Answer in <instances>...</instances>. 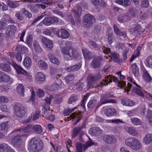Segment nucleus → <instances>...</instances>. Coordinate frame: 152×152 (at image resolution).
<instances>
[{"label": "nucleus", "instance_id": "64", "mask_svg": "<svg viewBox=\"0 0 152 152\" xmlns=\"http://www.w3.org/2000/svg\"><path fill=\"white\" fill-rule=\"evenodd\" d=\"M37 96L40 97H42L44 95V92L42 90L40 89H38V91L37 92Z\"/></svg>", "mask_w": 152, "mask_h": 152}, {"label": "nucleus", "instance_id": "11", "mask_svg": "<svg viewBox=\"0 0 152 152\" xmlns=\"http://www.w3.org/2000/svg\"><path fill=\"white\" fill-rule=\"evenodd\" d=\"M43 132L42 126L39 125L29 124V133L34 132L40 134Z\"/></svg>", "mask_w": 152, "mask_h": 152}, {"label": "nucleus", "instance_id": "13", "mask_svg": "<svg viewBox=\"0 0 152 152\" xmlns=\"http://www.w3.org/2000/svg\"><path fill=\"white\" fill-rule=\"evenodd\" d=\"M58 19L56 17H49L45 18L42 21V23L46 26H49L55 22H58Z\"/></svg>", "mask_w": 152, "mask_h": 152}, {"label": "nucleus", "instance_id": "2", "mask_svg": "<svg viewBox=\"0 0 152 152\" xmlns=\"http://www.w3.org/2000/svg\"><path fill=\"white\" fill-rule=\"evenodd\" d=\"M112 80L113 81L117 83L118 84L120 85L124 88L125 87V90L126 91H129L132 87V85L129 83H128L127 86L126 82L123 81H119L118 79L115 76L112 75H107L105 77L104 83H106L107 84L108 83H111Z\"/></svg>", "mask_w": 152, "mask_h": 152}, {"label": "nucleus", "instance_id": "10", "mask_svg": "<svg viewBox=\"0 0 152 152\" xmlns=\"http://www.w3.org/2000/svg\"><path fill=\"white\" fill-rule=\"evenodd\" d=\"M103 58L101 56H99L94 58L91 63V66L94 69L98 68L101 67Z\"/></svg>", "mask_w": 152, "mask_h": 152}, {"label": "nucleus", "instance_id": "29", "mask_svg": "<svg viewBox=\"0 0 152 152\" xmlns=\"http://www.w3.org/2000/svg\"><path fill=\"white\" fill-rule=\"evenodd\" d=\"M81 64H80L78 63L75 65L66 67L65 69L68 72H70L78 70L81 67Z\"/></svg>", "mask_w": 152, "mask_h": 152}, {"label": "nucleus", "instance_id": "62", "mask_svg": "<svg viewBox=\"0 0 152 152\" xmlns=\"http://www.w3.org/2000/svg\"><path fill=\"white\" fill-rule=\"evenodd\" d=\"M15 16L17 19L19 20H22L24 19V18L23 17L22 14L19 12H18L16 13Z\"/></svg>", "mask_w": 152, "mask_h": 152}, {"label": "nucleus", "instance_id": "33", "mask_svg": "<svg viewBox=\"0 0 152 152\" xmlns=\"http://www.w3.org/2000/svg\"><path fill=\"white\" fill-rule=\"evenodd\" d=\"M45 78V75L41 72H38L36 76V80L39 82L44 81Z\"/></svg>", "mask_w": 152, "mask_h": 152}, {"label": "nucleus", "instance_id": "20", "mask_svg": "<svg viewBox=\"0 0 152 152\" xmlns=\"http://www.w3.org/2000/svg\"><path fill=\"white\" fill-rule=\"evenodd\" d=\"M31 2L33 3L41 2L46 5L52 6L54 5L57 1H50V0H29Z\"/></svg>", "mask_w": 152, "mask_h": 152}, {"label": "nucleus", "instance_id": "57", "mask_svg": "<svg viewBox=\"0 0 152 152\" xmlns=\"http://www.w3.org/2000/svg\"><path fill=\"white\" fill-rule=\"evenodd\" d=\"M113 28L115 33L118 36L120 35V34L121 33V31L120 30L118 26L114 24V25Z\"/></svg>", "mask_w": 152, "mask_h": 152}, {"label": "nucleus", "instance_id": "52", "mask_svg": "<svg viewBox=\"0 0 152 152\" xmlns=\"http://www.w3.org/2000/svg\"><path fill=\"white\" fill-rule=\"evenodd\" d=\"M71 115L72 116V118H77V119L76 122L74 124V125H76L80 119H81V117L80 116V113L79 114H77L76 113H72Z\"/></svg>", "mask_w": 152, "mask_h": 152}, {"label": "nucleus", "instance_id": "35", "mask_svg": "<svg viewBox=\"0 0 152 152\" xmlns=\"http://www.w3.org/2000/svg\"><path fill=\"white\" fill-rule=\"evenodd\" d=\"M132 73L134 76L135 77H137L139 74V68L136 63H134L132 66Z\"/></svg>", "mask_w": 152, "mask_h": 152}, {"label": "nucleus", "instance_id": "27", "mask_svg": "<svg viewBox=\"0 0 152 152\" xmlns=\"http://www.w3.org/2000/svg\"><path fill=\"white\" fill-rule=\"evenodd\" d=\"M48 56L51 62L57 65L59 64V60L57 58H56L53 54L50 53H49L48 55Z\"/></svg>", "mask_w": 152, "mask_h": 152}, {"label": "nucleus", "instance_id": "16", "mask_svg": "<svg viewBox=\"0 0 152 152\" xmlns=\"http://www.w3.org/2000/svg\"><path fill=\"white\" fill-rule=\"evenodd\" d=\"M118 21L121 22H127L131 19L130 16L128 13L120 14L117 17Z\"/></svg>", "mask_w": 152, "mask_h": 152}, {"label": "nucleus", "instance_id": "15", "mask_svg": "<svg viewBox=\"0 0 152 152\" xmlns=\"http://www.w3.org/2000/svg\"><path fill=\"white\" fill-rule=\"evenodd\" d=\"M21 140V136L18 135L13 137L11 141L13 146L15 147H18L20 146Z\"/></svg>", "mask_w": 152, "mask_h": 152}, {"label": "nucleus", "instance_id": "24", "mask_svg": "<svg viewBox=\"0 0 152 152\" xmlns=\"http://www.w3.org/2000/svg\"><path fill=\"white\" fill-rule=\"evenodd\" d=\"M10 77L4 73L0 72V81L7 83L10 80Z\"/></svg>", "mask_w": 152, "mask_h": 152}, {"label": "nucleus", "instance_id": "38", "mask_svg": "<svg viewBox=\"0 0 152 152\" xmlns=\"http://www.w3.org/2000/svg\"><path fill=\"white\" fill-rule=\"evenodd\" d=\"M17 50L18 53H20L21 54H23V53H26L28 51V49L26 47L20 45L17 46Z\"/></svg>", "mask_w": 152, "mask_h": 152}, {"label": "nucleus", "instance_id": "41", "mask_svg": "<svg viewBox=\"0 0 152 152\" xmlns=\"http://www.w3.org/2000/svg\"><path fill=\"white\" fill-rule=\"evenodd\" d=\"M10 122L7 121L4 123H2L0 124V131L7 129L10 127Z\"/></svg>", "mask_w": 152, "mask_h": 152}, {"label": "nucleus", "instance_id": "60", "mask_svg": "<svg viewBox=\"0 0 152 152\" xmlns=\"http://www.w3.org/2000/svg\"><path fill=\"white\" fill-rule=\"evenodd\" d=\"M46 47L50 49H51L53 47V44L51 41L49 40H48V42L45 45Z\"/></svg>", "mask_w": 152, "mask_h": 152}, {"label": "nucleus", "instance_id": "7", "mask_svg": "<svg viewBox=\"0 0 152 152\" xmlns=\"http://www.w3.org/2000/svg\"><path fill=\"white\" fill-rule=\"evenodd\" d=\"M94 144V142L91 140L88 141L85 144L82 145L80 143H77L76 145L77 148L76 152H82L83 150L85 151L88 147Z\"/></svg>", "mask_w": 152, "mask_h": 152}, {"label": "nucleus", "instance_id": "61", "mask_svg": "<svg viewBox=\"0 0 152 152\" xmlns=\"http://www.w3.org/2000/svg\"><path fill=\"white\" fill-rule=\"evenodd\" d=\"M76 108V107H75L72 110L68 109L67 110H65L64 112V114L65 116H67L69 115L71 113L73 112L75 109Z\"/></svg>", "mask_w": 152, "mask_h": 152}, {"label": "nucleus", "instance_id": "8", "mask_svg": "<svg viewBox=\"0 0 152 152\" xmlns=\"http://www.w3.org/2000/svg\"><path fill=\"white\" fill-rule=\"evenodd\" d=\"M102 139L105 142L109 144L115 143L117 141V138L115 136L110 134L104 135Z\"/></svg>", "mask_w": 152, "mask_h": 152}, {"label": "nucleus", "instance_id": "51", "mask_svg": "<svg viewBox=\"0 0 152 152\" xmlns=\"http://www.w3.org/2000/svg\"><path fill=\"white\" fill-rule=\"evenodd\" d=\"M95 83L94 78L93 77H91L88 80V87L94 86V85Z\"/></svg>", "mask_w": 152, "mask_h": 152}, {"label": "nucleus", "instance_id": "63", "mask_svg": "<svg viewBox=\"0 0 152 152\" xmlns=\"http://www.w3.org/2000/svg\"><path fill=\"white\" fill-rule=\"evenodd\" d=\"M0 110L3 112H8L9 111V109L7 107L6 105L2 104L0 107Z\"/></svg>", "mask_w": 152, "mask_h": 152}, {"label": "nucleus", "instance_id": "36", "mask_svg": "<svg viewBox=\"0 0 152 152\" xmlns=\"http://www.w3.org/2000/svg\"><path fill=\"white\" fill-rule=\"evenodd\" d=\"M132 123L134 125L138 126L142 124V121L137 118H132L130 119Z\"/></svg>", "mask_w": 152, "mask_h": 152}, {"label": "nucleus", "instance_id": "26", "mask_svg": "<svg viewBox=\"0 0 152 152\" xmlns=\"http://www.w3.org/2000/svg\"><path fill=\"white\" fill-rule=\"evenodd\" d=\"M115 2L124 7H127L131 4L130 0H116Z\"/></svg>", "mask_w": 152, "mask_h": 152}, {"label": "nucleus", "instance_id": "18", "mask_svg": "<svg viewBox=\"0 0 152 152\" xmlns=\"http://www.w3.org/2000/svg\"><path fill=\"white\" fill-rule=\"evenodd\" d=\"M105 115L107 117H111L116 115L117 112L114 108H106L104 110Z\"/></svg>", "mask_w": 152, "mask_h": 152}, {"label": "nucleus", "instance_id": "31", "mask_svg": "<svg viewBox=\"0 0 152 152\" xmlns=\"http://www.w3.org/2000/svg\"><path fill=\"white\" fill-rule=\"evenodd\" d=\"M82 51L85 59L88 60H90L92 58V56L88 50L86 48H83L82 49Z\"/></svg>", "mask_w": 152, "mask_h": 152}, {"label": "nucleus", "instance_id": "40", "mask_svg": "<svg viewBox=\"0 0 152 152\" xmlns=\"http://www.w3.org/2000/svg\"><path fill=\"white\" fill-rule=\"evenodd\" d=\"M34 49L35 51L38 53H40L42 51V49L39 44L38 43L36 42H34L33 43Z\"/></svg>", "mask_w": 152, "mask_h": 152}, {"label": "nucleus", "instance_id": "37", "mask_svg": "<svg viewBox=\"0 0 152 152\" xmlns=\"http://www.w3.org/2000/svg\"><path fill=\"white\" fill-rule=\"evenodd\" d=\"M7 19L5 18H2L0 21V29H5L7 27Z\"/></svg>", "mask_w": 152, "mask_h": 152}, {"label": "nucleus", "instance_id": "25", "mask_svg": "<svg viewBox=\"0 0 152 152\" xmlns=\"http://www.w3.org/2000/svg\"><path fill=\"white\" fill-rule=\"evenodd\" d=\"M13 66L15 69L17 73L19 74H22L25 75L27 74V72L23 69L21 67L17 65L16 63L13 64Z\"/></svg>", "mask_w": 152, "mask_h": 152}, {"label": "nucleus", "instance_id": "47", "mask_svg": "<svg viewBox=\"0 0 152 152\" xmlns=\"http://www.w3.org/2000/svg\"><path fill=\"white\" fill-rule=\"evenodd\" d=\"M145 63L147 66L152 68V56H148L146 59Z\"/></svg>", "mask_w": 152, "mask_h": 152}, {"label": "nucleus", "instance_id": "50", "mask_svg": "<svg viewBox=\"0 0 152 152\" xmlns=\"http://www.w3.org/2000/svg\"><path fill=\"white\" fill-rule=\"evenodd\" d=\"M74 78V75L69 74L66 76L65 77V79L67 83H69V82L73 80Z\"/></svg>", "mask_w": 152, "mask_h": 152}, {"label": "nucleus", "instance_id": "28", "mask_svg": "<svg viewBox=\"0 0 152 152\" xmlns=\"http://www.w3.org/2000/svg\"><path fill=\"white\" fill-rule=\"evenodd\" d=\"M78 53L77 50L71 47L69 51L67 54L71 58H75L78 55Z\"/></svg>", "mask_w": 152, "mask_h": 152}, {"label": "nucleus", "instance_id": "56", "mask_svg": "<svg viewBox=\"0 0 152 152\" xmlns=\"http://www.w3.org/2000/svg\"><path fill=\"white\" fill-rule=\"evenodd\" d=\"M148 1L147 0H142L141 2V6L142 8H146L148 6Z\"/></svg>", "mask_w": 152, "mask_h": 152}, {"label": "nucleus", "instance_id": "46", "mask_svg": "<svg viewBox=\"0 0 152 152\" xmlns=\"http://www.w3.org/2000/svg\"><path fill=\"white\" fill-rule=\"evenodd\" d=\"M71 46H64L61 49L62 53L64 55H67Z\"/></svg>", "mask_w": 152, "mask_h": 152}, {"label": "nucleus", "instance_id": "19", "mask_svg": "<svg viewBox=\"0 0 152 152\" xmlns=\"http://www.w3.org/2000/svg\"><path fill=\"white\" fill-rule=\"evenodd\" d=\"M100 101L101 104H103L108 103H115L116 102V100H115L108 99L105 94L102 95L101 96Z\"/></svg>", "mask_w": 152, "mask_h": 152}, {"label": "nucleus", "instance_id": "6", "mask_svg": "<svg viewBox=\"0 0 152 152\" xmlns=\"http://www.w3.org/2000/svg\"><path fill=\"white\" fill-rule=\"evenodd\" d=\"M95 21L94 17L90 14H86L84 16V22L85 26L89 27Z\"/></svg>", "mask_w": 152, "mask_h": 152}, {"label": "nucleus", "instance_id": "12", "mask_svg": "<svg viewBox=\"0 0 152 152\" xmlns=\"http://www.w3.org/2000/svg\"><path fill=\"white\" fill-rule=\"evenodd\" d=\"M16 27L14 25H9L7 26L6 34V38L8 39L9 37L13 36L16 31Z\"/></svg>", "mask_w": 152, "mask_h": 152}, {"label": "nucleus", "instance_id": "54", "mask_svg": "<svg viewBox=\"0 0 152 152\" xmlns=\"http://www.w3.org/2000/svg\"><path fill=\"white\" fill-rule=\"evenodd\" d=\"M78 99V97L76 95H74L69 98L68 103L70 104H71L73 102L77 101Z\"/></svg>", "mask_w": 152, "mask_h": 152}, {"label": "nucleus", "instance_id": "34", "mask_svg": "<svg viewBox=\"0 0 152 152\" xmlns=\"http://www.w3.org/2000/svg\"><path fill=\"white\" fill-rule=\"evenodd\" d=\"M0 68L4 72H9L11 70L10 66L7 64L2 63L0 64Z\"/></svg>", "mask_w": 152, "mask_h": 152}, {"label": "nucleus", "instance_id": "44", "mask_svg": "<svg viewBox=\"0 0 152 152\" xmlns=\"http://www.w3.org/2000/svg\"><path fill=\"white\" fill-rule=\"evenodd\" d=\"M82 13V9L80 6H79L77 7V10H74L73 13L74 15L77 17H79L81 15Z\"/></svg>", "mask_w": 152, "mask_h": 152}, {"label": "nucleus", "instance_id": "5", "mask_svg": "<svg viewBox=\"0 0 152 152\" xmlns=\"http://www.w3.org/2000/svg\"><path fill=\"white\" fill-rule=\"evenodd\" d=\"M84 127V124L78 126L76 127L72 130V138H75L79 134L80 135V140L81 141L82 140V135L83 134V132L82 131V129Z\"/></svg>", "mask_w": 152, "mask_h": 152}, {"label": "nucleus", "instance_id": "45", "mask_svg": "<svg viewBox=\"0 0 152 152\" xmlns=\"http://www.w3.org/2000/svg\"><path fill=\"white\" fill-rule=\"evenodd\" d=\"M38 65L39 67L45 70L47 68V64L44 61L42 60L39 61L38 62Z\"/></svg>", "mask_w": 152, "mask_h": 152}, {"label": "nucleus", "instance_id": "14", "mask_svg": "<svg viewBox=\"0 0 152 152\" xmlns=\"http://www.w3.org/2000/svg\"><path fill=\"white\" fill-rule=\"evenodd\" d=\"M56 34L59 37L62 39H66L69 36V34L66 30L61 28L56 31Z\"/></svg>", "mask_w": 152, "mask_h": 152}, {"label": "nucleus", "instance_id": "21", "mask_svg": "<svg viewBox=\"0 0 152 152\" xmlns=\"http://www.w3.org/2000/svg\"><path fill=\"white\" fill-rule=\"evenodd\" d=\"M142 72H143L142 77L144 80L147 82H150L151 80V78L148 71L143 68L142 69Z\"/></svg>", "mask_w": 152, "mask_h": 152}, {"label": "nucleus", "instance_id": "22", "mask_svg": "<svg viewBox=\"0 0 152 152\" xmlns=\"http://www.w3.org/2000/svg\"><path fill=\"white\" fill-rule=\"evenodd\" d=\"M121 102L123 105L126 106H132L135 104L134 103L132 100L127 98L121 99Z\"/></svg>", "mask_w": 152, "mask_h": 152}, {"label": "nucleus", "instance_id": "32", "mask_svg": "<svg viewBox=\"0 0 152 152\" xmlns=\"http://www.w3.org/2000/svg\"><path fill=\"white\" fill-rule=\"evenodd\" d=\"M13 149L8 145L5 143L0 144V152L7 151Z\"/></svg>", "mask_w": 152, "mask_h": 152}, {"label": "nucleus", "instance_id": "49", "mask_svg": "<svg viewBox=\"0 0 152 152\" xmlns=\"http://www.w3.org/2000/svg\"><path fill=\"white\" fill-rule=\"evenodd\" d=\"M56 82V84L52 86V88H53L52 90L55 91L58 89L60 87V85L62 83V81L60 80H58Z\"/></svg>", "mask_w": 152, "mask_h": 152}, {"label": "nucleus", "instance_id": "23", "mask_svg": "<svg viewBox=\"0 0 152 152\" xmlns=\"http://www.w3.org/2000/svg\"><path fill=\"white\" fill-rule=\"evenodd\" d=\"M126 132L129 134L135 136H137L138 134V132L136 129L133 127H128L126 128Z\"/></svg>", "mask_w": 152, "mask_h": 152}, {"label": "nucleus", "instance_id": "48", "mask_svg": "<svg viewBox=\"0 0 152 152\" xmlns=\"http://www.w3.org/2000/svg\"><path fill=\"white\" fill-rule=\"evenodd\" d=\"M97 104V102L95 99L90 100L88 103L87 106L88 108H93Z\"/></svg>", "mask_w": 152, "mask_h": 152}, {"label": "nucleus", "instance_id": "1", "mask_svg": "<svg viewBox=\"0 0 152 152\" xmlns=\"http://www.w3.org/2000/svg\"><path fill=\"white\" fill-rule=\"evenodd\" d=\"M29 148L33 152H39L43 148V143L39 137H35L29 141Z\"/></svg>", "mask_w": 152, "mask_h": 152}, {"label": "nucleus", "instance_id": "30", "mask_svg": "<svg viewBox=\"0 0 152 152\" xmlns=\"http://www.w3.org/2000/svg\"><path fill=\"white\" fill-rule=\"evenodd\" d=\"M152 142V134H149L146 135L143 139V142L146 145H148Z\"/></svg>", "mask_w": 152, "mask_h": 152}, {"label": "nucleus", "instance_id": "43", "mask_svg": "<svg viewBox=\"0 0 152 152\" xmlns=\"http://www.w3.org/2000/svg\"><path fill=\"white\" fill-rule=\"evenodd\" d=\"M24 88L22 84H19L17 88L18 92L21 94L22 96H24Z\"/></svg>", "mask_w": 152, "mask_h": 152}, {"label": "nucleus", "instance_id": "53", "mask_svg": "<svg viewBox=\"0 0 152 152\" xmlns=\"http://www.w3.org/2000/svg\"><path fill=\"white\" fill-rule=\"evenodd\" d=\"M129 12L132 16H134L137 13L138 11L135 8L132 7L130 8Z\"/></svg>", "mask_w": 152, "mask_h": 152}, {"label": "nucleus", "instance_id": "59", "mask_svg": "<svg viewBox=\"0 0 152 152\" xmlns=\"http://www.w3.org/2000/svg\"><path fill=\"white\" fill-rule=\"evenodd\" d=\"M116 48H118L119 50H123L126 49L124 44L122 43H119L116 45Z\"/></svg>", "mask_w": 152, "mask_h": 152}, {"label": "nucleus", "instance_id": "4", "mask_svg": "<svg viewBox=\"0 0 152 152\" xmlns=\"http://www.w3.org/2000/svg\"><path fill=\"white\" fill-rule=\"evenodd\" d=\"M13 108L14 114L16 117L21 118L26 115V108L22 104L16 103L14 106Z\"/></svg>", "mask_w": 152, "mask_h": 152}, {"label": "nucleus", "instance_id": "55", "mask_svg": "<svg viewBox=\"0 0 152 152\" xmlns=\"http://www.w3.org/2000/svg\"><path fill=\"white\" fill-rule=\"evenodd\" d=\"M40 117V112L39 111H36L35 113L33 115L32 120L33 121L36 120Z\"/></svg>", "mask_w": 152, "mask_h": 152}, {"label": "nucleus", "instance_id": "17", "mask_svg": "<svg viewBox=\"0 0 152 152\" xmlns=\"http://www.w3.org/2000/svg\"><path fill=\"white\" fill-rule=\"evenodd\" d=\"M102 130L97 127H93L90 130L89 132L94 136H97L102 134Z\"/></svg>", "mask_w": 152, "mask_h": 152}, {"label": "nucleus", "instance_id": "39", "mask_svg": "<svg viewBox=\"0 0 152 152\" xmlns=\"http://www.w3.org/2000/svg\"><path fill=\"white\" fill-rule=\"evenodd\" d=\"M132 91L133 93L140 96L142 97H144V95L141 91L139 88L135 87L134 86L132 89Z\"/></svg>", "mask_w": 152, "mask_h": 152}, {"label": "nucleus", "instance_id": "3", "mask_svg": "<svg viewBox=\"0 0 152 152\" xmlns=\"http://www.w3.org/2000/svg\"><path fill=\"white\" fill-rule=\"evenodd\" d=\"M125 144L127 146L135 150H140L142 147L141 142L138 140L134 137L126 138L125 140Z\"/></svg>", "mask_w": 152, "mask_h": 152}, {"label": "nucleus", "instance_id": "9", "mask_svg": "<svg viewBox=\"0 0 152 152\" xmlns=\"http://www.w3.org/2000/svg\"><path fill=\"white\" fill-rule=\"evenodd\" d=\"M103 52L107 54H110L109 55L110 56L111 59L114 62H117L120 61V57L119 55L115 53H111L110 48H105L104 49Z\"/></svg>", "mask_w": 152, "mask_h": 152}, {"label": "nucleus", "instance_id": "42", "mask_svg": "<svg viewBox=\"0 0 152 152\" xmlns=\"http://www.w3.org/2000/svg\"><path fill=\"white\" fill-rule=\"evenodd\" d=\"M141 48L140 47H138L137 48L135 51L134 52V54L132 56L130 60V62L132 61L135 58L139 55L140 51V50H141Z\"/></svg>", "mask_w": 152, "mask_h": 152}, {"label": "nucleus", "instance_id": "58", "mask_svg": "<svg viewBox=\"0 0 152 152\" xmlns=\"http://www.w3.org/2000/svg\"><path fill=\"white\" fill-rule=\"evenodd\" d=\"M108 42L110 44L113 42V40L115 39L113 35L111 33H108Z\"/></svg>", "mask_w": 152, "mask_h": 152}]
</instances>
